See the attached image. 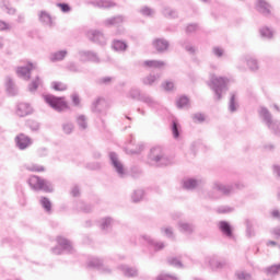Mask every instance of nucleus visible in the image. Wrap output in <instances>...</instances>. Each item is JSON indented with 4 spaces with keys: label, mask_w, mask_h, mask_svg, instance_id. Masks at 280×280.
Returning <instances> with one entry per match:
<instances>
[{
    "label": "nucleus",
    "mask_w": 280,
    "mask_h": 280,
    "mask_svg": "<svg viewBox=\"0 0 280 280\" xmlns=\"http://www.w3.org/2000/svg\"><path fill=\"white\" fill-rule=\"evenodd\" d=\"M218 213H231L233 211V208L228 206H221L217 209Z\"/></svg>",
    "instance_id": "59"
},
{
    "label": "nucleus",
    "mask_w": 280,
    "mask_h": 280,
    "mask_svg": "<svg viewBox=\"0 0 280 280\" xmlns=\"http://www.w3.org/2000/svg\"><path fill=\"white\" fill-rule=\"evenodd\" d=\"M32 113H33V109L31 104H27V103L18 104L16 115L19 117H27V115H32Z\"/></svg>",
    "instance_id": "18"
},
{
    "label": "nucleus",
    "mask_w": 280,
    "mask_h": 280,
    "mask_svg": "<svg viewBox=\"0 0 280 280\" xmlns=\"http://www.w3.org/2000/svg\"><path fill=\"white\" fill-rule=\"evenodd\" d=\"M164 91H174V83L172 81H166L162 84Z\"/></svg>",
    "instance_id": "61"
},
{
    "label": "nucleus",
    "mask_w": 280,
    "mask_h": 280,
    "mask_svg": "<svg viewBox=\"0 0 280 280\" xmlns=\"http://www.w3.org/2000/svg\"><path fill=\"white\" fill-rule=\"evenodd\" d=\"M71 97H72V104L74 106H80V95H78V93H73Z\"/></svg>",
    "instance_id": "64"
},
{
    "label": "nucleus",
    "mask_w": 280,
    "mask_h": 280,
    "mask_svg": "<svg viewBox=\"0 0 280 280\" xmlns=\"http://www.w3.org/2000/svg\"><path fill=\"white\" fill-rule=\"evenodd\" d=\"M165 61L162 60H145L142 67H148V69H163L165 67Z\"/></svg>",
    "instance_id": "26"
},
{
    "label": "nucleus",
    "mask_w": 280,
    "mask_h": 280,
    "mask_svg": "<svg viewBox=\"0 0 280 280\" xmlns=\"http://www.w3.org/2000/svg\"><path fill=\"white\" fill-rule=\"evenodd\" d=\"M145 150V144L143 143H138L136 149H130L129 154H141V151Z\"/></svg>",
    "instance_id": "54"
},
{
    "label": "nucleus",
    "mask_w": 280,
    "mask_h": 280,
    "mask_svg": "<svg viewBox=\"0 0 280 280\" xmlns=\"http://www.w3.org/2000/svg\"><path fill=\"white\" fill-rule=\"evenodd\" d=\"M92 113L96 115H102L106 110V100L98 97L91 105Z\"/></svg>",
    "instance_id": "12"
},
{
    "label": "nucleus",
    "mask_w": 280,
    "mask_h": 280,
    "mask_svg": "<svg viewBox=\"0 0 280 280\" xmlns=\"http://www.w3.org/2000/svg\"><path fill=\"white\" fill-rule=\"evenodd\" d=\"M237 108H240V103H237V96L235 95V93H232L229 102V110L230 113H237Z\"/></svg>",
    "instance_id": "33"
},
{
    "label": "nucleus",
    "mask_w": 280,
    "mask_h": 280,
    "mask_svg": "<svg viewBox=\"0 0 280 280\" xmlns=\"http://www.w3.org/2000/svg\"><path fill=\"white\" fill-rule=\"evenodd\" d=\"M200 185H205V180L196 178H187L184 180V189H196V187H200Z\"/></svg>",
    "instance_id": "23"
},
{
    "label": "nucleus",
    "mask_w": 280,
    "mask_h": 280,
    "mask_svg": "<svg viewBox=\"0 0 280 280\" xmlns=\"http://www.w3.org/2000/svg\"><path fill=\"white\" fill-rule=\"evenodd\" d=\"M38 86H40V78L36 77V79L28 84V91L34 93L37 91Z\"/></svg>",
    "instance_id": "45"
},
{
    "label": "nucleus",
    "mask_w": 280,
    "mask_h": 280,
    "mask_svg": "<svg viewBox=\"0 0 280 280\" xmlns=\"http://www.w3.org/2000/svg\"><path fill=\"white\" fill-rule=\"evenodd\" d=\"M162 14L163 16H165L166 19H177L178 18V11L177 10H174L170 7H165L163 10H162Z\"/></svg>",
    "instance_id": "36"
},
{
    "label": "nucleus",
    "mask_w": 280,
    "mask_h": 280,
    "mask_svg": "<svg viewBox=\"0 0 280 280\" xmlns=\"http://www.w3.org/2000/svg\"><path fill=\"white\" fill-rule=\"evenodd\" d=\"M256 9L264 16H270L272 14V7L266 0H257Z\"/></svg>",
    "instance_id": "13"
},
{
    "label": "nucleus",
    "mask_w": 280,
    "mask_h": 280,
    "mask_svg": "<svg viewBox=\"0 0 280 280\" xmlns=\"http://www.w3.org/2000/svg\"><path fill=\"white\" fill-rule=\"evenodd\" d=\"M235 277L237 280H250L252 279L250 273H248L246 271H236Z\"/></svg>",
    "instance_id": "48"
},
{
    "label": "nucleus",
    "mask_w": 280,
    "mask_h": 280,
    "mask_svg": "<svg viewBox=\"0 0 280 280\" xmlns=\"http://www.w3.org/2000/svg\"><path fill=\"white\" fill-rule=\"evenodd\" d=\"M51 86L55 91H67V85L62 82H52Z\"/></svg>",
    "instance_id": "53"
},
{
    "label": "nucleus",
    "mask_w": 280,
    "mask_h": 280,
    "mask_svg": "<svg viewBox=\"0 0 280 280\" xmlns=\"http://www.w3.org/2000/svg\"><path fill=\"white\" fill-rule=\"evenodd\" d=\"M178 280V278L174 277V276H170V275H160L156 280Z\"/></svg>",
    "instance_id": "62"
},
{
    "label": "nucleus",
    "mask_w": 280,
    "mask_h": 280,
    "mask_svg": "<svg viewBox=\"0 0 280 280\" xmlns=\"http://www.w3.org/2000/svg\"><path fill=\"white\" fill-rule=\"evenodd\" d=\"M148 163L152 167H167V165H172V163H174V160L166 155L163 148L154 147L150 150Z\"/></svg>",
    "instance_id": "2"
},
{
    "label": "nucleus",
    "mask_w": 280,
    "mask_h": 280,
    "mask_svg": "<svg viewBox=\"0 0 280 280\" xmlns=\"http://www.w3.org/2000/svg\"><path fill=\"white\" fill-rule=\"evenodd\" d=\"M178 229L182 233H194V225L187 222L179 221Z\"/></svg>",
    "instance_id": "37"
},
{
    "label": "nucleus",
    "mask_w": 280,
    "mask_h": 280,
    "mask_svg": "<svg viewBox=\"0 0 280 280\" xmlns=\"http://www.w3.org/2000/svg\"><path fill=\"white\" fill-rule=\"evenodd\" d=\"M113 224H115V220H113V218L106 217V218L101 219L100 229L104 233H108V231H110V229H113Z\"/></svg>",
    "instance_id": "21"
},
{
    "label": "nucleus",
    "mask_w": 280,
    "mask_h": 280,
    "mask_svg": "<svg viewBox=\"0 0 280 280\" xmlns=\"http://www.w3.org/2000/svg\"><path fill=\"white\" fill-rule=\"evenodd\" d=\"M77 124H78L80 130H86L89 128V122L86 120V116H84V115H80L77 118Z\"/></svg>",
    "instance_id": "40"
},
{
    "label": "nucleus",
    "mask_w": 280,
    "mask_h": 280,
    "mask_svg": "<svg viewBox=\"0 0 280 280\" xmlns=\"http://www.w3.org/2000/svg\"><path fill=\"white\" fill-rule=\"evenodd\" d=\"M118 270H120L125 277H137V275H139L137 268L127 265H120Z\"/></svg>",
    "instance_id": "25"
},
{
    "label": "nucleus",
    "mask_w": 280,
    "mask_h": 280,
    "mask_svg": "<svg viewBox=\"0 0 280 280\" xmlns=\"http://www.w3.org/2000/svg\"><path fill=\"white\" fill-rule=\"evenodd\" d=\"M44 100L46 104H48L50 108H54V110H57V113H62V110H67V108H69L67 102H65L62 97L46 94L44 95Z\"/></svg>",
    "instance_id": "6"
},
{
    "label": "nucleus",
    "mask_w": 280,
    "mask_h": 280,
    "mask_svg": "<svg viewBox=\"0 0 280 280\" xmlns=\"http://www.w3.org/2000/svg\"><path fill=\"white\" fill-rule=\"evenodd\" d=\"M244 62H246L250 71H257L259 69V63L257 62V59L250 56L245 57Z\"/></svg>",
    "instance_id": "32"
},
{
    "label": "nucleus",
    "mask_w": 280,
    "mask_h": 280,
    "mask_svg": "<svg viewBox=\"0 0 280 280\" xmlns=\"http://www.w3.org/2000/svg\"><path fill=\"white\" fill-rule=\"evenodd\" d=\"M228 82L229 79L226 78L218 77L215 74L211 75L209 86L213 91L215 100H222V93H225V91H228Z\"/></svg>",
    "instance_id": "4"
},
{
    "label": "nucleus",
    "mask_w": 280,
    "mask_h": 280,
    "mask_svg": "<svg viewBox=\"0 0 280 280\" xmlns=\"http://www.w3.org/2000/svg\"><path fill=\"white\" fill-rule=\"evenodd\" d=\"M58 246L54 247L51 249L54 255H62V253H69L72 254L74 252L73 245L69 242V240L65 237H58L57 238Z\"/></svg>",
    "instance_id": "8"
},
{
    "label": "nucleus",
    "mask_w": 280,
    "mask_h": 280,
    "mask_svg": "<svg viewBox=\"0 0 280 280\" xmlns=\"http://www.w3.org/2000/svg\"><path fill=\"white\" fill-rule=\"evenodd\" d=\"M262 272H265V275H267V277H275V275H279V272H280V264L267 267V268L262 269Z\"/></svg>",
    "instance_id": "35"
},
{
    "label": "nucleus",
    "mask_w": 280,
    "mask_h": 280,
    "mask_svg": "<svg viewBox=\"0 0 280 280\" xmlns=\"http://www.w3.org/2000/svg\"><path fill=\"white\" fill-rule=\"evenodd\" d=\"M140 102H142L143 104H147L149 108H156V106H159V101H155L150 94H145V93H143L140 96Z\"/></svg>",
    "instance_id": "24"
},
{
    "label": "nucleus",
    "mask_w": 280,
    "mask_h": 280,
    "mask_svg": "<svg viewBox=\"0 0 280 280\" xmlns=\"http://www.w3.org/2000/svg\"><path fill=\"white\" fill-rule=\"evenodd\" d=\"M62 130L65 135H71V132H73V122H65L62 125Z\"/></svg>",
    "instance_id": "51"
},
{
    "label": "nucleus",
    "mask_w": 280,
    "mask_h": 280,
    "mask_svg": "<svg viewBox=\"0 0 280 280\" xmlns=\"http://www.w3.org/2000/svg\"><path fill=\"white\" fill-rule=\"evenodd\" d=\"M141 95H143V93H141V90L137 88H131L127 93V97L129 100H137L138 102L141 101Z\"/></svg>",
    "instance_id": "34"
},
{
    "label": "nucleus",
    "mask_w": 280,
    "mask_h": 280,
    "mask_svg": "<svg viewBox=\"0 0 280 280\" xmlns=\"http://www.w3.org/2000/svg\"><path fill=\"white\" fill-rule=\"evenodd\" d=\"M39 21L43 23V25H46V27H54L56 25L51 14H49L47 11L39 12Z\"/></svg>",
    "instance_id": "19"
},
{
    "label": "nucleus",
    "mask_w": 280,
    "mask_h": 280,
    "mask_svg": "<svg viewBox=\"0 0 280 280\" xmlns=\"http://www.w3.org/2000/svg\"><path fill=\"white\" fill-rule=\"evenodd\" d=\"M159 80H161L160 73H156V74L151 73L142 78V84H144L145 86H152V84H155V82H159Z\"/></svg>",
    "instance_id": "29"
},
{
    "label": "nucleus",
    "mask_w": 280,
    "mask_h": 280,
    "mask_svg": "<svg viewBox=\"0 0 280 280\" xmlns=\"http://www.w3.org/2000/svg\"><path fill=\"white\" fill-rule=\"evenodd\" d=\"M212 52L217 56V58H222V56H224V49L220 47H213Z\"/></svg>",
    "instance_id": "60"
},
{
    "label": "nucleus",
    "mask_w": 280,
    "mask_h": 280,
    "mask_svg": "<svg viewBox=\"0 0 280 280\" xmlns=\"http://www.w3.org/2000/svg\"><path fill=\"white\" fill-rule=\"evenodd\" d=\"M258 115L267 128H269L273 135L280 137V120L272 119V114L264 106L259 108Z\"/></svg>",
    "instance_id": "3"
},
{
    "label": "nucleus",
    "mask_w": 280,
    "mask_h": 280,
    "mask_svg": "<svg viewBox=\"0 0 280 280\" xmlns=\"http://www.w3.org/2000/svg\"><path fill=\"white\" fill-rule=\"evenodd\" d=\"M67 50H58L56 52H51L49 60L50 62H60L63 58H67Z\"/></svg>",
    "instance_id": "31"
},
{
    "label": "nucleus",
    "mask_w": 280,
    "mask_h": 280,
    "mask_svg": "<svg viewBox=\"0 0 280 280\" xmlns=\"http://www.w3.org/2000/svg\"><path fill=\"white\" fill-rule=\"evenodd\" d=\"M86 38L97 45H106V35L102 31L90 30L86 32Z\"/></svg>",
    "instance_id": "9"
},
{
    "label": "nucleus",
    "mask_w": 280,
    "mask_h": 280,
    "mask_svg": "<svg viewBox=\"0 0 280 280\" xmlns=\"http://www.w3.org/2000/svg\"><path fill=\"white\" fill-rule=\"evenodd\" d=\"M142 240H144V242L148 243L149 246H152L154 250H163V248H165L164 242L154 241L152 236L148 234L142 235Z\"/></svg>",
    "instance_id": "17"
},
{
    "label": "nucleus",
    "mask_w": 280,
    "mask_h": 280,
    "mask_svg": "<svg viewBox=\"0 0 280 280\" xmlns=\"http://www.w3.org/2000/svg\"><path fill=\"white\" fill-rule=\"evenodd\" d=\"M259 32H260L261 38H266L267 40H270V38L275 36V31L268 26L260 28Z\"/></svg>",
    "instance_id": "38"
},
{
    "label": "nucleus",
    "mask_w": 280,
    "mask_h": 280,
    "mask_svg": "<svg viewBox=\"0 0 280 280\" xmlns=\"http://www.w3.org/2000/svg\"><path fill=\"white\" fill-rule=\"evenodd\" d=\"M194 121H198L199 124H202L205 121V115L203 114H195L192 116Z\"/></svg>",
    "instance_id": "63"
},
{
    "label": "nucleus",
    "mask_w": 280,
    "mask_h": 280,
    "mask_svg": "<svg viewBox=\"0 0 280 280\" xmlns=\"http://www.w3.org/2000/svg\"><path fill=\"white\" fill-rule=\"evenodd\" d=\"M90 5H94V8H115V2L110 0H94L89 2Z\"/></svg>",
    "instance_id": "28"
},
{
    "label": "nucleus",
    "mask_w": 280,
    "mask_h": 280,
    "mask_svg": "<svg viewBox=\"0 0 280 280\" xmlns=\"http://www.w3.org/2000/svg\"><path fill=\"white\" fill-rule=\"evenodd\" d=\"M161 233H164L170 240H173L174 237V230L168 226V228H161Z\"/></svg>",
    "instance_id": "52"
},
{
    "label": "nucleus",
    "mask_w": 280,
    "mask_h": 280,
    "mask_svg": "<svg viewBox=\"0 0 280 280\" xmlns=\"http://www.w3.org/2000/svg\"><path fill=\"white\" fill-rule=\"evenodd\" d=\"M40 205H42L43 209H45L46 213L51 212V201L49 200V198L42 197Z\"/></svg>",
    "instance_id": "42"
},
{
    "label": "nucleus",
    "mask_w": 280,
    "mask_h": 280,
    "mask_svg": "<svg viewBox=\"0 0 280 280\" xmlns=\"http://www.w3.org/2000/svg\"><path fill=\"white\" fill-rule=\"evenodd\" d=\"M172 132L174 139H178V137H180V131H178V122L176 120H173L172 122Z\"/></svg>",
    "instance_id": "49"
},
{
    "label": "nucleus",
    "mask_w": 280,
    "mask_h": 280,
    "mask_svg": "<svg viewBox=\"0 0 280 280\" xmlns=\"http://www.w3.org/2000/svg\"><path fill=\"white\" fill-rule=\"evenodd\" d=\"M0 8H1L4 12H7L8 14H11V15L16 14V9L10 7V4L5 3V1H2V2L0 3Z\"/></svg>",
    "instance_id": "44"
},
{
    "label": "nucleus",
    "mask_w": 280,
    "mask_h": 280,
    "mask_svg": "<svg viewBox=\"0 0 280 280\" xmlns=\"http://www.w3.org/2000/svg\"><path fill=\"white\" fill-rule=\"evenodd\" d=\"M177 108H189V97L187 96H180L176 101Z\"/></svg>",
    "instance_id": "41"
},
{
    "label": "nucleus",
    "mask_w": 280,
    "mask_h": 280,
    "mask_svg": "<svg viewBox=\"0 0 280 280\" xmlns=\"http://www.w3.org/2000/svg\"><path fill=\"white\" fill-rule=\"evenodd\" d=\"M168 264L175 266L176 268H183V262L178 258H168Z\"/></svg>",
    "instance_id": "56"
},
{
    "label": "nucleus",
    "mask_w": 280,
    "mask_h": 280,
    "mask_svg": "<svg viewBox=\"0 0 280 280\" xmlns=\"http://www.w3.org/2000/svg\"><path fill=\"white\" fill-rule=\"evenodd\" d=\"M122 22H124V15H118V16L106 19L105 21H103V25L105 27H113V25H121Z\"/></svg>",
    "instance_id": "27"
},
{
    "label": "nucleus",
    "mask_w": 280,
    "mask_h": 280,
    "mask_svg": "<svg viewBox=\"0 0 280 280\" xmlns=\"http://www.w3.org/2000/svg\"><path fill=\"white\" fill-rule=\"evenodd\" d=\"M143 196H144L143 190L141 189L135 190L131 196V200L132 202H141V200H143Z\"/></svg>",
    "instance_id": "43"
},
{
    "label": "nucleus",
    "mask_w": 280,
    "mask_h": 280,
    "mask_svg": "<svg viewBox=\"0 0 280 280\" xmlns=\"http://www.w3.org/2000/svg\"><path fill=\"white\" fill-rule=\"evenodd\" d=\"M88 170H102V164L100 162H92L86 164Z\"/></svg>",
    "instance_id": "58"
},
{
    "label": "nucleus",
    "mask_w": 280,
    "mask_h": 280,
    "mask_svg": "<svg viewBox=\"0 0 280 280\" xmlns=\"http://www.w3.org/2000/svg\"><path fill=\"white\" fill-rule=\"evenodd\" d=\"M78 211H83V213H91L93 211V206L79 201L77 203Z\"/></svg>",
    "instance_id": "39"
},
{
    "label": "nucleus",
    "mask_w": 280,
    "mask_h": 280,
    "mask_svg": "<svg viewBox=\"0 0 280 280\" xmlns=\"http://www.w3.org/2000/svg\"><path fill=\"white\" fill-rule=\"evenodd\" d=\"M57 8H60L61 12L63 13L71 12V7L69 3H57Z\"/></svg>",
    "instance_id": "57"
},
{
    "label": "nucleus",
    "mask_w": 280,
    "mask_h": 280,
    "mask_svg": "<svg viewBox=\"0 0 280 280\" xmlns=\"http://www.w3.org/2000/svg\"><path fill=\"white\" fill-rule=\"evenodd\" d=\"M80 62H100V57L97 52L91 50H80L79 51Z\"/></svg>",
    "instance_id": "10"
},
{
    "label": "nucleus",
    "mask_w": 280,
    "mask_h": 280,
    "mask_svg": "<svg viewBox=\"0 0 280 280\" xmlns=\"http://www.w3.org/2000/svg\"><path fill=\"white\" fill-rule=\"evenodd\" d=\"M112 47H113L114 51L124 52L128 49V44L124 40L114 39Z\"/></svg>",
    "instance_id": "30"
},
{
    "label": "nucleus",
    "mask_w": 280,
    "mask_h": 280,
    "mask_svg": "<svg viewBox=\"0 0 280 280\" xmlns=\"http://www.w3.org/2000/svg\"><path fill=\"white\" fill-rule=\"evenodd\" d=\"M5 89L8 95L11 97H14V95H19V89L16 88V84H14V81H12V78L8 77L5 80Z\"/></svg>",
    "instance_id": "20"
},
{
    "label": "nucleus",
    "mask_w": 280,
    "mask_h": 280,
    "mask_svg": "<svg viewBox=\"0 0 280 280\" xmlns=\"http://www.w3.org/2000/svg\"><path fill=\"white\" fill-rule=\"evenodd\" d=\"M109 164L112 165L114 172L119 176V178H125L126 174L128 172L126 171V167H124V163H121V160H119V155L115 152H109Z\"/></svg>",
    "instance_id": "7"
},
{
    "label": "nucleus",
    "mask_w": 280,
    "mask_h": 280,
    "mask_svg": "<svg viewBox=\"0 0 280 280\" xmlns=\"http://www.w3.org/2000/svg\"><path fill=\"white\" fill-rule=\"evenodd\" d=\"M33 69H35L34 63H28L27 66L19 67L16 69L18 77L22 78V80H30V78H32L31 73Z\"/></svg>",
    "instance_id": "14"
},
{
    "label": "nucleus",
    "mask_w": 280,
    "mask_h": 280,
    "mask_svg": "<svg viewBox=\"0 0 280 280\" xmlns=\"http://www.w3.org/2000/svg\"><path fill=\"white\" fill-rule=\"evenodd\" d=\"M27 126L31 130H33V132H37V130H40V125L38 124V121L28 120Z\"/></svg>",
    "instance_id": "50"
},
{
    "label": "nucleus",
    "mask_w": 280,
    "mask_h": 280,
    "mask_svg": "<svg viewBox=\"0 0 280 280\" xmlns=\"http://www.w3.org/2000/svg\"><path fill=\"white\" fill-rule=\"evenodd\" d=\"M68 71H71L72 73H82V69H80V66L75 62H69L67 65Z\"/></svg>",
    "instance_id": "47"
},
{
    "label": "nucleus",
    "mask_w": 280,
    "mask_h": 280,
    "mask_svg": "<svg viewBox=\"0 0 280 280\" xmlns=\"http://www.w3.org/2000/svg\"><path fill=\"white\" fill-rule=\"evenodd\" d=\"M28 185L35 190L46 191L47 194H51V191H54V185L51 182L43 179L36 175L30 177Z\"/></svg>",
    "instance_id": "5"
},
{
    "label": "nucleus",
    "mask_w": 280,
    "mask_h": 280,
    "mask_svg": "<svg viewBox=\"0 0 280 280\" xmlns=\"http://www.w3.org/2000/svg\"><path fill=\"white\" fill-rule=\"evenodd\" d=\"M25 168L28 172H45V166H42L38 164H28V165H25Z\"/></svg>",
    "instance_id": "46"
},
{
    "label": "nucleus",
    "mask_w": 280,
    "mask_h": 280,
    "mask_svg": "<svg viewBox=\"0 0 280 280\" xmlns=\"http://www.w3.org/2000/svg\"><path fill=\"white\" fill-rule=\"evenodd\" d=\"M219 229L221 233L225 235V237H233V226L228 221H220Z\"/></svg>",
    "instance_id": "22"
},
{
    "label": "nucleus",
    "mask_w": 280,
    "mask_h": 280,
    "mask_svg": "<svg viewBox=\"0 0 280 280\" xmlns=\"http://www.w3.org/2000/svg\"><path fill=\"white\" fill-rule=\"evenodd\" d=\"M231 194H233V185L214 182L211 189L202 190L200 196L203 200H220L223 196H231Z\"/></svg>",
    "instance_id": "1"
},
{
    "label": "nucleus",
    "mask_w": 280,
    "mask_h": 280,
    "mask_svg": "<svg viewBox=\"0 0 280 280\" xmlns=\"http://www.w3.org/2000/svg\"><path fill=\"white\" fill-rule=\"evenodd\" d=\"M89 268H96V270H102V272H110L108 267L104 266V261L97 257H93L88 261Z\"/></svg>",
    "instance_id": "15"
},
{
    "label": "nucleus",
    "mask_w": 280,
    "mask_h": 280,
    "mask_svg": "<svg viewBox=\"0 0 280 280\" xmlns=\"http://www.w3.org/2000/svg\"><path fill=\"white\" fill-rule=\"evenodd\" d=\"M140 12L143 16H154V10L148 7H143Z\"/></svg>",
    "instance_id": "55"
},
{
    "label": "nucleus",
    "mask_w": 280,
    "mask_h": 280,
    "mask_svg": "<svg viewBox=\"0 0 280 280\" xmlns=\"http://www.w3.org/2000/svg\"><path fill=\"white\" fill-rule=\"evenodd\" d=\"M153 47L159 54H165L170 49V42L165 38H156L153 40Z\"/></svg>",
    "instance_id": "16"
},
{
    "label": "nucleus",
    "mask_w": 280,
    "mask_h": 280,
    "mask_svg": "<svg viewBox=\"0 0 280 280\" xmlns=\"http://www.w3.org/2000/svg\"><path fill=\"white\" fill-rule=\"evenodd\" d=\"M32 143V138L27 137L25 133H20L15 137V144L19 150H27Z\"/></svg>",
    "instance_id": "11"
}]
</instances>
